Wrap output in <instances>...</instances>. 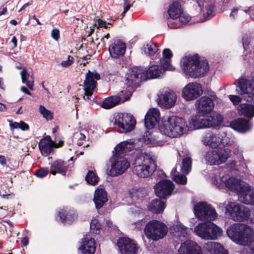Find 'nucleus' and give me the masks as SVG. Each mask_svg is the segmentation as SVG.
Segmentation results:
<instances>
[{
	"instance_id": "nucleus-1",
	"label": "nucleus",
	"mask_w": 254,
	"mask_h": 254,
	"mask_svg": "<svg viewBox=\"0 0 254 254\" xmlns=\"http://www.w3.org/2000/svg\"><path fill=\"white\" fill-rule=\"evenodd\" d=\"M181 66L187 76L194 78L203 76L209 68L207 61L200 60L197 55L183 57Z\"/></svg>"
},
{
	"instance_id": "nucleus-2",
	"label": "nucleus",
	"mask_w": 254,
	"mask_h": 254,
	"mask_svg": "<svg viewBox=\"0 0 254 254\" xmlns=\"http://www.w3.org/2000/svg\"><path fill=\"white\" fill-rule=\"evenodd\" d=\"M188 125L185 120L176 116L164 118L159 126V131L171 137H180L188 131Z\"/></svg>"
},
{
	"instance_id": "nucleus-3",
	"label": "nucleus",
	"mask_w": 254,
	"mask_h": 254,
	"mask_svg": "<svg viewBox=\"0 0 254 254\" xmlns=\"http://www.w3.org/2000/svg\"><path fill=\"white\" fill-rule=\"evenodd\" d=\"M228 236L237 244L248 246L254 242V230L242 223H234L227 230Z\"/></svg>"
},
{
	"instance_id": "nucleus-4",
	"label": "nucleus",
	"mask_w": 254,
	"mask_h": 254,
	"mask_svg": "<svg viewBox=\"0 0 254 254\" xmlns=\"http://www.w3.org/2000/svg\"><path fill=\"white\" fill-rule=\"evenodd\" d=\"M224 183L229 190L238 193L241 202L246 204H254V188L248 184L234 178H229Z\"/></svg>"
},
{
	"instance_id": "nucleus-5",
	"label": "nucleus",
	"mask_w": 254,
	"mask_h": 254,
	"mask_svg": "<svg viewBox=\"0 0 254 254\" xmlns=\"http://www.w3.org/2000/svg\"><path fill=\"white\" fill-rule=\"evenodd\" d=\"M156 167V165L152 157L147 154L141 153L135 159L133 172L139 177L147 178L154 172Z\"/></svg>"
},
{
	"instance_id": "nucleus-6",
	"label": "nucleus",
	"mask_w": 254,
	"mask_h": 254,
	"mask_svg": "<svg viewBox=\"0 0 254 254\" xmlns=\"http://www.w3.org/2000/svg\"><path fill=\"white\" fill-rule=\"evenodd\" d=\"M143 73V68L142 67H134L127 74L126 92L127 96L125 101L128 100L135 88L140 85L141 81H145L146 76Z\"/></svg>"
},
{
	"instance_id": "nucleus-7",
	"label": "nucleus",
	"mask_w": 254,
	"mask_h": 254,
	"mask_svg": "<svg viewBox=\"0 0 254 254\" xmlns=\"http://www.w3.org/2000/svg\"><path fill=\"white\" fill-rule=\"evenodd\" d=\"M144 231L148 239L157 241L163 239L167 234L168 229L164 223L151 220L146 224Z\"/></svg>"
},
{
	"instance_id": "nucleus-8",
	"label": "nucleus",
	"mask_w": 254,
	"mask_h": 254,
	"mask_svg": "<svg viewBox=\"0 0 254 254\" xmlns=\"http://www.w3.org/2000/svg\"><path fill=\"white\" fill-rule=\"evenodd\" d=\"M225 214L234 221H244L249 219L251 212L249 208L236 202H230L225 207Z\"/></svg>"
},
{
	"instance_id": "nucleus-9",
	"label": "nucleus",
	"mask_w": 254,
	"mask_h": 254,
	"mask_svg": "<svg viewBox=\"0 0 254 254\" xmlns=\"http://www.w3.org/2000/svg\"><path fill=\"white\" fill-rule=\"evenodd\" d=\"M222 121L220 115L213 114L211 116L199 114L191 118V124L195 129L210 127L217 125Z\"/></svg>"
},
{
	"instance_id": "nucleus-10",
	"label": "nucleus",
	"mask_w": 254,
	"mask_h": 254,
	"mask_svg": "<svg viewBox=\"0 0 254 254\" xmlns=\"http://www.w3.org/2000/svg\"><path fill=\"white\" fill-rule=\"evenodd\" d=\"M231 151L229 149H211L205 155L206 163L210 165H218L225 163L230 157Z\"/></svg>"
},
{
	"instance_id": "nucleus-11",
	"label": "nucleus",
	"mask_w": 254,
	"mask_h": 254,
	"mask_svg": "<svg viewBox=\"0 0 254 254\" xmlns=\"http://www.w3.org/2000/svg\"><path fill=\"white\" fill-rule=\"evenodd\" d=\"M135 123L132 115L126 113H118L111 121V124L117 125L122 132L131 131L133 129Z\"/></svg>"
},
{
	"instance_id": "nucleus-12",
	"label": "nucleus",
	"mask_w": 254,
	"mask_h": 254,
	"mask_svg": "<svg viewBox=\"0 0 254 254\" xmlns=\"http://www.w3.org/2000/svg\"><path fill=\"white\" fill-rule=\"evenodd\" d=\"M195 216L200 220L213 221L217 217L215 210L205 202L197 203L194 207Z\"/></svg>"
},
{
	"instance_id": "nucleus-13",
	"label": "nucleus",
	"mask_w": 254,
	"mask_h": 254,
	"mask_svg": "<svg viewBox=\"0 0 254 254\" xmlns=\"http://www.w3.org/2000/svg\"><path fill=\"white\" fill-rule=\"evenodd\" d=\"M100 79V75L96 72H94L89 70L86 74L83 88L84 91L83 99L85 100L88 101L90 100L93 92L97 85V82L95 80H99Z\"/></svg>"
},
{
	"instance_id": "nucleus-14",
	"label": "nucleus",
	"mask_w": 254,
	"mask_h": 254,
	"mask_svg": "<svg viewBox=\"0 0 254 254\" xmlns=\"http://www.w3.org/2000/svg\"><path fill=\"white\" fill-rule=\"evenodd\" d=\"M129 163L123 156H116L110 169L107 170V174L111 177H117L124 173L129 168Z\"/></svg>"
},
{
	"instance_id": "nucleus-15",
	"label": "nucleus",
	"mask_w": 254,
	"mask_h": 254,
	"mask_svg": "<svg viewBox=\"0 0 254 254\" xmlns=\"http://www.w3.org/2000/svg\"><path fill=\"white\" fill-rule=\"evenodd\" d=\"M155 194L161 198H166L171 195L174 189L173 183L168 180L161 181L154 186Z\"/></svg>"
},
{
	"instance_id": "nucleus-16",
	"label": "nucleus",
	"mask_w": 254,
	"mask_h": 254,
	"mask_svg": "<svg viewBox=\"0 0 254 254\" xmlns=\"http://www.w3.org/2000/svg\"><path fill=\"white\" fill-rule=\"evenodd\" d=\"M117 245L121 254H135L137 251V244L127 237L120 238Z\"/></svg>"
},
{
	"instance_id": "nucleus-17",
	"label": "nucleus",
	"mask_w": 254,
	"mask_h": 254,
	"mask_svg": "<svg viewBox=\"0 0 254 254\" xmlns=\"http://www.w3.org/2000/svg\"><path fill=\"white\" fill-rule=\"evenodd\" d=\"M202 93L201 84L196 82L187 85L182 91V96L186 100H192L197 98Z\"/></svg>"
},
{
	"instance_id": "nucleus-18",
	"label": "nucleus",
	"mask_w": 254,
	"mask_h": 254,
	"mask_svg": "<svg viewBox=\"0 0 254 254\" xmlns=\"http://www.w3.org/2000/svg\"><path fill=\"white\" fill-rule=\"evenodd\" d=\"M177 98V95L174 91L168 90L158 96V104L162 108L170 109L175 106Z\"/></svg>"
},
{
	"instance_id": "nucleus-19",
	"label": "nucleus",
	"mask_w": 254,
	"mask_h": 254,
	"mask_svg": "<svg viewBox=\"0 0 254 254\" xmlns=\"http://www.w3.org/2000/svg\"><path fill=\"white\" fill-rule=\"evenodd\" d=\"M237 92L245 98H253L254 97V80L242 79L239 81L237 86Z\"/></svg>"
},
{
	"instance_id": "nucleus-20",
	"label": "nucleus",
	"mask_w": 254,
	"mask_h": 254,
	"mask_svg": "<svg viewBox=\"0 0 254 254\" xmlns=\"http://www.w3.org/2000/svg\"><path fill=\"white\" fill-rule=\"evenodd\" d=\"M178 253L179 254H202L201 247L195 242L189 240L181 243Z\"/></svg>"
},
{
	"instance_id": "nucleus-21",
	"label": "nucleus",
	"mask_w": 254,
	"mask_h": 254,
	"mask_svg": "<svg viewBox=\"0 0 254 254\" xmlns=\"http://www.w3.org/2000/svg\"><path fill=\"white\" fill-rule=\"evenodd\" d=\"M126 50V44L119 39H114L109 47L111 56L115 59L123 56Z\"/></svg>"
},
{
	"instance_id": "nucleus-22",
	"label": "nucleus",
	"mask_w": 254,
	"mask_h": 254,
	"mask_svg": "<svg viewBox=\"0 0 254 254\" xmlns=\"http://www.w3.org/2000/svg\"><path fill=\"white\" fill-rule=\"evenodd\" d=\"M189 232L188 228L181 225L174 226L170 230V233L176 242H182L189 238Z\"/></svg>"
},
{
	"instance_id": "nucleus-23",
	"label": "nucleus",
	"mask_w": 254,
	"mask_h": 254,
	"mask_svg": "<svg viewBox=\"0 0 254 254\" xmlns=\"http://www.w3.org/2000/svg\"><path fill=\"white\" fill-rule=\"evenodd\" d=\"M196 106L199 114H206L214 108V103L209 97L203 96L196 101Z\"/></svg>"
},
{
	"instance_id": "nucleus-24",
	"label": "nucleus",
	"mask_w": 254,
	"mask_h": 254,
	"mask_svg": "<svg viewBox=\"0 0 254 254\" xmlns=\"http://www.w3.org/2000/svg\"><path fill=\"white\" fill-rule=\"evenodd\" d=\"M160 120V112L157 109L150 110L146 114L144 124L147 129L153 128Z\"/></svg>"
},
{
	"instance_id": "nucleus-25",
	"label": "nucleus",
	"mask_w": 254,
	"mask_h": 254,
	"mask_svg": "<svg viewBox=\"0 0 254 254\" xmlns=\"http://www.w3.org/2000/svg\"><path fill=\"white\" fill-rule=\"evenodd\" d=\"M96 243L94 239L85 237L82 239L79 250L81 254H94L96 251Z\"/></svg>"
},
{
	"instance_id": "nucleus-26",
	"label": "nucleus",
	"mask_w": 254,
	"mask_h": 254,
	"mask_svg": "<svg viewBox=\"0 0 254 254\" xmlns=\"http://www.w3.org/2000/svg\"><path fill=\"white\" fill-rule=\"evenodd\" d=\"M68 168L69 167L66 162H64L62 159H57L51 164L50 173L53 175H55L56 174L65 175Z\"/></svg>"
},
{
	"instance_id": "nucleus-27",
	"label": "nucleus",
	"mask_w": 254,
	"mask_h": 254,
	"mask_svg": "<svg viewBox=\"0 0 254 254\" xmlns=\"http://www.w3.org/2000/svg\"><path fill=\"white\" fill-rule=\"evenodd\" d=\"M203 249L206 254H228L221 245L214 242H208Z\"/></svg>"
},
{
	"instance_id": "nucleus-28",
	"label": "nucleus",
	"mask_w": 254,
	"mask_h": 254,
	"mask_svg": "<svg viewBox=\"0 0 254 254\" xmlns=\"http://www.w3.org/2000/svg\"><path fill=\"white\" fill-rule=\"evenodd\" d=\"M107 200V193L104 189H98L95 190L93 201L97 209L102 207Z\"/></svg>"
},
{
	"instance_id": "nucleus-29",
	"label": "nucleus",
	"mask_w": 254,
	"mask_h": 254,
	"mask_svg": "<svg viewBox=\"0 0 254 254\" xmlns=\"http://www.w3.org/2000/svg\"><path fill=\"white\" fill-rule=\"evenodd\" d=\"M134 148L133 141H125L121 142L115 148L116 156H124Z\"/></svg>"
},
{
	"instance_id": "nucleus-30",
	"label": "nucleus",
	"mask_w": 254,
	"mask_h": 254,
	"mask_svg": "<svg viewBox=\"0 0 254 254\" xmlns=\"http://www.w3.org/2000/svg\"><path fill=\"white\" fill-rule=\"evenodd\" d=\"M231 126L235 130L241 132H245L251 128L249 121L242 118L233 121L231 123Z\"/></svg>"
},
{
	"instance_id": "nucleus-31",
	"label": "nucleus",
	"mask_w": 254,
	"mask_h": 254,
	"mask_svg": "<svg viewBox=\"0 0 254 254\" xmlns=\"http://www.w3.org/2000/svg\"><path fill=\"white\" fill-rule=\"evenodd\" d=\"M167 70L157 65H153L150 66L148 70L143 68V73L146 76L145 80L148 79L156 78L160 76V74L165 70Z\"/></svg>"
},
{
	"instance_id": "nucleus-32",
	"label": "nucleus",
	"mask_w": 254,
	"mask_h": 254,
	"mask_svg": "<svg viewBox=\"0 0 254 254\" xmlns=\"http://www.w3.org/2000/svg\"><path fill=\"white\" fill-rule=\"evenodd\" d=\"M162 54L163 57L160 60L162 67L168 70H174L175 68L171 64V58L173 56L172 51L169 49H165Z\"/></svg>"
},
{
	"instance_id": "nucleus-33",
	"label": "nucleus",
	"mask_w": 254,
	"mask_h": 254,
	"mask_svg": "<svg viewBox=\"0 0 254 254\" xmlns=\"http://www.w3.org/2000/svg\"><path fill=\"white\" fill-rule=\"evenodd\" d=\"M58 216L62 222L71 223L77 218V214L74 210L66 209H61L58 212Z\"/></svg>"
},
{
	"instance_id": "nucleus-34",
	"label": "nucleus",
	"mask_w": 254,
	"mask_h": 254,
	"mask_svg": "<svg viewBox=\"0 0 254 254\" xmlns=\"http://www.w3.org/2000/svg\"><path fill=\"white\" fill-rule=\"evenodd\" d=\"M147 207L152 213L159 214L163 212L165 208V203L160 199H154L148 204Z\"/></svg>"
},
{
	"instance_id": "nucleus-35",
	"label": "nucleus",
	"mask_w": 254,
	"mask_h": 254,
	"mask_svg": "<svg viewBox=\"0 0 254 254\" xmlns=\"http://www.w3.org/2000/svg\"><path fill=\"white\" fill-rule=\"evenodd\" d=\"M204 144L213 148H217L220 144L219 138L212 132H207L203 136L202 140Z\"/></svg>"
},
{
	"instance_id": "nucleus-36",
	"label": "nucleus",
	"mask_w": 254,
	"mask_h": 254,
	"mask_svg": "<svg viewBox=\"0 0 254 254\" xmlns=\"http://www.w3.org/2000/svg\"><path fill=\"white\" fill-rule=\"evenodd\" d=\"M194 232L202 239L208 240L210 238L208 232V223H201L198 224L194 228Z\"/></svg>"
},
{
	"instance_id": "nucleus-37",
	"label": "nucleus",
	"mask_w": 254,
	"mask_h": 254,
	"mask_svg": "<svg viewBox=\"0 0 254 254\" xmlns=\"http://www.w3.org/2000/svg\"><path fill=\"white\" fill-rule=\"evenodd\" d=\"M239 114L248 118L254 117V106L248 103L241 104L238 107Z\"/></svg>"
},
{
	"instance_id": "nucleus-38",
	"label": "nucleus",
	"mask_w": 254,
	"mask_h": 254,
	"mask_svg": "<svg viewBox=\"0 0 254 254\" xmlns=\"http://www.w3.org/2000/svg\"><path fill=\"white\" fill-rule=\"evenodd\" d=\"M181 5L179 2H173L168 10V14L172 19L178 18L182 13Z\"/></svg>"
},
{
	"instance_id": "nucleus-39",
	"label": "nucleus",
	"mask_w": 254,
	"mask_h": 254,
	"mask_svg": "<svg viewBox=\"0 0 254 254\" xmlns=\"http://www.w3.org/2000/svg\"><path fill=\"white\" fill-rule=\"evenodd\" d=\"M208 232L210 238L208 240H216L221 237L222 234V230L213 223H208Z\"/></svg>"
},
{
	"instance_id": "nucleus-40",
	"label": "nucleus",
	"mask_w": 254,
	"mask_h": 254,
	"mask_svg": "<svg viewBox=\"0 0 254 254\" xmlns=\"http://www.w3.org/2000/svg\"><path fill=\"white\" fill-rule=\"evenodd\" d=\"M121 100L119 96H111L103 101L101 106L104 109H109L119 104Z\"/></svg>"
},
{
	"instance_id": "nucleus-41",
	"label": "nucleus",
	"mask_w": 254,
	"mask_h": 254,
	"mask_svg": "<svg viewBox=\"0 0 254 254\" xmlns=\"http://www.w3.org/2000/svg\"><path fill=\"white\" fill-rule=\"evenodd\" d=\"M142 50L146 55L152 56L158 51V49L156 43L150 41L143 45Z\"/></svg>"
},
{
	"instance_id": "nucleus-42",
	"label": "nucleus",
	"mask_w": 254,
	"mask_h": 254,
	"mask_svg": "<svg viewBox=\"0 0 254 254\" xmlns=\"http://www.w3.org/2000/svg\"><path fill=\"white\" fill-rule=\"evenodd\" d=\"M53 143H45L44 141H40L39 147L42 154L43 156H47L50 153H53L54 151Z\"/></svg>"
},
{
	"instance_id": "nucleus-43",
	"label": "nucleus",
	"mask_w": 254,
	"mask_h": 254,
	"mask_svg": "<svg viewBox=\"0 0 254 254\" xmlns=\"http://www.w3.org/2000/svg\"><path fill=\"white\" fill-rule=\"evenodd\" d=\"M192 161L190 157H187L183 159L181 171L185 175H188L191 169Z\"/></svg>"
},
{
	"instance_id": "nucleus-44",
	"label": "nucleus",
	"mask_w": 254,
	"mask_h": 254,
	"mask_svg": "<svg viewBox=\"0 0 254 254\" xmlns=\"http://www.w3.org/2000/svg\"><path fill=\"white\" fill-rule=\"evenodd\" d=\"M85 180L88 184L95 186L99 182V178L93 171L89 170L85 176Z\"/></svg>"
},
{
	"instance_id": "nucleus-45",
	"label": "nucleus",
	"mask_w": 254,
	"mask_h": 254,
	"mask_svg": "<svg viewBox=\"0 0 254 254\" xmlns=\"http://www.w3.org/2000/svg\"><path fill=\"white\" fill-rule=\"evenodd\" d=\"M9 127L11 130L19 128L22 130H25L29 128L28 125L23 121H20L19 123L9 121Z\"/></svg>"
},
{
	"instance_id": "nucleus-46",
	"label": "nucleus",
	"mask_w": 254,
	"mask_h": 254,
	"mask_svg": "<svg viewBox=\"0 0 254 254\" xmlns=\"http://www.w3.org/2000/svg\"><path fill=\"white\" fill-rule=\"evenodd\" d=\"M39 112L43 117L47 120H52L53 119V114L50 111L47 110L43 105H40Z\"/></svg>"
},
{
	"instance_id": "nucleus-47",
	"label": "nucleus",
	"mask_w": 254,
	"mask_h": 254,
	"mask_svg": "<svg viewBox=\"0 0 254 254\" xmlns=\"http://www.w3.org/2000/svg\"><path fill=\"white\" fill-rule=\"evenodd\" d=\"M173 180L177 184L185 185L187 183V178L184 174H180L179 173L177 175H174L172 177Z\"/></svg>"
},
{
	"instance_id": "nucleus-48",
	"label": "nucleus",
	"mask_w": 254,
	"mask_h": 254,
	"mask_svg": "<svg viewBox=\"0 0 254 254\" xmlns=\"http://www.w3.org/2000/svg\"><path fill=\"white\" fill-rule=\"evenodd\" d=\"M101 226L97 219L92 220L90 223V230L92 233L98 234L100 232Z\"/></svg>"
},
{
	"instance_id": "nucleus-49",
	"label": "nucleus",
	"mask_w": 254,
	"mask_h": 254,
	"mask_svg": "<svg viewBox=\"0 0 254 254\" xmlns=\"http://www.w3.org/2000/svg\"><path fill=\"white\" fill-rule=\"evenodd\" d=\"M49 172L48 168H41L35 172V175L40 178H43L48 174Z\"/></svg>"
},
{
	"instance_id": "nucleus-50",
	"label": "nucleus",
	"mask_w": 254,
	"mask_h": 254,
	"mask_svg": "<svg viewBox=\"0 0 254 254\" xmlns=\"http://www.w3.org/2000/svg\"><path fill=\"white\" fill-rule=\"evenodd\" d=\"M20 74L21 76V78L22 82L23 83H26L27 86L30 89H32V84L30 83V81H27V73L25 69H23L21 72Z\"/></svg>"
},
{
	"instance_id": "nucleus-51",
	"label": "nucleus",
	"mask_w": 254,
	"mask_h": 254,
	"mask_svg": "<svg viewBox=\"0 0 254 254\" xmlns=\"http://www.w3.org/2000/svg\"><path fill=\"white\" fill-rule=\"evenodd\" d=\"M73 58L72 56L69 55L67 57V60L63 61L61 62V65L63 67H66L71 65L73 63Z\"/></svg>"
},
{
	"instance_id": "nucleus-52",
	"label": "nucleus",
	"mask_w": 254,
	"mask_h": 254,
	"mask_svg": "<svg viewBox=\"0 0 254 254\" xmlns=\"http://www.w3.org/2000/svg\"><path fill=\"white\" fill-rule=\"evenodd\" d=\"M131 6V5L129 3V0H124V10L121 15V18H122L125 15L126 13L129 9Z\"/></svg>"
},
{
	"instance_id": "nucleus-53",
	"label": "nucleus",
	"mask_w": 254,
	"mask_h": 254,
	"mask_svg": "<svg viewBox=\"0 0 254 254\" xmlns=\"http://www.w3.org/2000/svg\"><path fill=\"white\" fill-rule=\"evenodd\" d=\"M214 6L211 4H208L205 6V9L206 12L204 15L206 17H209L212 14Z\"/></svg>"
},
{
	"instance_id": "nucleus-54",
	"label": "nucleus",
	"mask_w": 254,
	"mask_h": 254,
	"mask_svg": "<svg viewBox=\"0 0 254 254\" xmlns=\"http://www.w3.org/2000/svg\"><path fill=\"white\" fill-rule=\"evenodd\" d=\"M178 18H179L180 21L181 23H183L188 22L190 19V16L188 15H185L183 12V10L182 11V13L180 14V16Z\"/></svg>"
},
{
	"instance_id": "nucleus-55",
	"label": "nucleus",
	"mask_w": 254,
	"mask_h": 254,
	"mask_svg": "<svg viewBox=\"0 0 254 254\" xmlns=\"http://www.w3.org/2000/svg\"><path fill=\"white\" fill-rule=\"evenodd\" d=\"M229 98L234 105L238 104L241 101V98L237 95H230L229 96Z\"/></svg>"
},
{
	"instance_id": "nucleus-56",
	"label": "nucleus",
	"mask_w": 254,
	"mask_h": 254,
	"mask_svg": "<svg viewBox=\"0 0 254 254\" xmlns=\"http://www.w3.org/2000/svg\"><path fill=\"white\" fill-rule=\"evenodd\" d=\"M227 168H229L232 171H237L236 162L235 161H230L226 164Z\"/></svg>"
},
{
	"instance_id": "nucleus-57",
	"label": "nucleus",
	"mask_w": 254,
	"mask_h": 254,
	"mask_svg": "<svg viewBox=\"0 0 254 254\" xmlns=\"http://www.w3.org/2000/svg\"><path fill=\"white\" fill-rule=\"evenodd\" d=\"M51 36L53 39L58 41L60 38V32L57 29H54L52 31Z\"/></svg>"
},
{
	"instance_id": "nucleus-58",
	"label": "nucleus",
	"mask_w": 254,
	"mask_h": 254,
	"mask_svg": "<svg viewBox=\"0 0 254 254\" xmlns=\"http://www.w3.org/2000/svg\"><path fill=\"white\" fill-rule=\"evenodd\" d=\"M75 135L79 140H84L86 138L85 134L82 132L76 133Z\"/></svg>"
},
{
	"instance_id": "nucleus-59",
	"label": "nucleus",
	"mask_w": 254,
	"mask_h": 254,
	"mask_svg": "<svg viewBox=\"0 0 254 254\" xmlns=\"http://www.w3.org/2000/svg\"><path fill=\"white\" fill-rule=\"evenodd\" d=\"M40 141H44L45 143L55 144V142L52 140L51 136H47L44 139H41Z\"/></svg>"
},
{
	"instance_id": "nucleus-60",
	"label": "nucleus",
	"mask_w": 254,
	"mask_h": 254,
	"mask_svg": "<svg viewBox=\"0 0 254 254\" xmlns=\"http://www.w3.org/2000/svg\"><path fill=\"white\" fill-rule=\"evenodd\" d=\"M142 191V190L141 189H138L137 190H133L132 192V197L134 196H135L136 197H140L142 196V195H141L140 194Z\"/></svg>"
},
{
	"instance_id": "nucleus-61",
	"label": "nucleus",
	"mask_w": 254,
	"mask_h": 254,
	"mask_svg": "<svg viewBox=\"0 0 254 254\" xmlns=\"http://www.w3.org/2000/svg\"><path fill=\"white\" fill-rule=\"evenodd\" d=\"M98 23L100 27H104L105 28H107V23L106 21H103L102 19H98Z\"/></svg>"
},
{
	"instance_id": "nucleus-62",
	"label": "nucleus",
	"mask_w": 254,
	"mask_h": 254,
	"mask_svg": "<svg viewBox=\"0 0 254 254\" xmlns=\"http://www.w3.org/2000/svg\"><path fill=\"white\" fill-rule=\"evenodd\" d=\"M0 164L2 166H5L6 165V162L4 156L0 155Z\"/></svg>"
},
{
	"instance_id": "nucleus-63",
	"label": "nucleus",
	"mask_w": 254,
	"mask_h": 254,
	"mask_svg": "<svg viewBox=\"0 0 254 254\" xmlns=\"http://www.w3.org/2000/svg\"><path fill=\"white\" fill-rule=\"evenodd\" d=\"M64 141L63 140H60L58 143L55 142V144L54 145V148H59L60 147H62L64 145Z\"/></svg>"
},
{
	"instance_id": "nucleus-64",
	"label": "nucleus",
	"mask_w": 254,
	"mask_h": 254,
	"mask_svg": "<svg viewBox=\"0 0 254 254\" xmlns=\"http://www.w3.org/2000/svg\"><path fill=\"white\" fill-rule=\"evenodd\" d=\"M21 243H22V244L24 246H26L28 245V239L26 237H24V238H23L22 240H21Z\"/></svg>"
}]
</instances>
